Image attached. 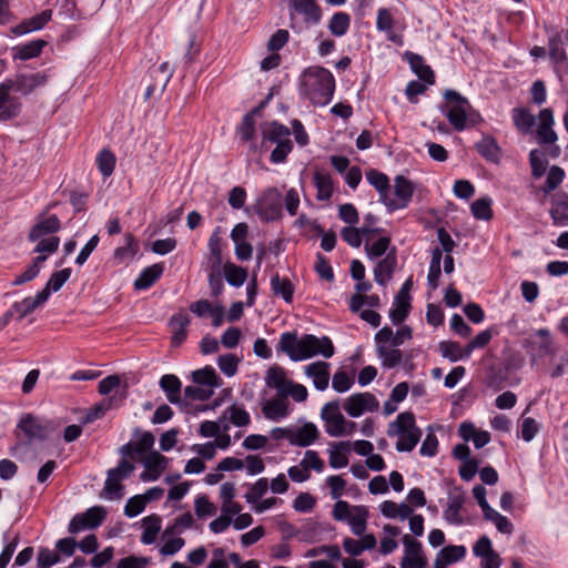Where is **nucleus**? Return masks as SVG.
I'll list each match as a JSON object with an SVG mask.
<instances>
[{
    "label": "nucleus",
    "mask_w": 568,
    "mask_h": 568,
    "mask_svg": "<svg viewBox=\"0 0 568 568\" xmlns=\"http://www.w3.org/2000/svg\"><path fill=\"white\" fill-rule=\"evenodd\" d=\"M191 323V318L185 313H176L170 318L169 325L172 328L171 343L173 346H180L187 336V326Z\"/></svg>",
    "instance_id": "c85d7f7f"
},
{
    "label": "nucleus",
    "mask_w": 568,
    "mask_h": 568,
    "mask_svg": "<svg viewBox=\"0 0 568 568\" xmlns=\"http://www.w3.org/2000/svg\"><path fill=\"white\" fill-rule=\"evenodd\" d=\"M265 102H262L258 106H256L252 112L245 114L242 119V122L237 129L242 140L250 141L253 139V135L255 133V120L254 114L260 111L261 108H263Z\"/></svg>",
    "instance_id": "6e6d98bb"
},
{
    "label": "nucleus",
    "mask_w": 568,
    "mask_h": 568,
    "mask_svg": "<svg viewBox=\"0 0 568 568\" xmlns=\"http://www.w3.org/2000/svg\"><path fill=\"white\" fill-rule=\"evenodd\" d=\"M283 200L276 187L266 189L256 204L258 216L266 222L276 221L282 217Z\"/></svg>",
    "instance_id": "423d86ee"
},
{
    "label": "nucleus",
    "mask_w": 568,
    "mask_h": 568,
    "mask_svg": "<svg viewBox=\"0 0 568 568\" xmlns=\"http://www.w3.org/2000/svg\"><path fill=\"white\" fill-rule=\"evenodd\" d=\"M223 273L226 282L234 287L242 286L247 278V271L244 267L237 266L231 262L224 264Z\"/></svg>",
    "instance_id": "a18cd8bd"
},
{
    "label": "nucleus",
    "mask_w": 568,
    "mask_h": 568,
    "mask_svg": "<svg viewBox=\"0 0 568 568\" xmlns=\"http://www.w3.org/2000/svg\"><path fill=\"white\" fill-rule=\"evenodd\" d=\"M291 382L286 377L285 369L278 365H273L266 371L265 384L270 388H275L277 395H285Z\"/></svg>",
    "instance_id": "7c9ffc66"
},
{
    "label": "nucleus",
    "mask_w": 568,
    "mask_h": 568,
    "mask_svg": "<svg viewBox=\"0 0 568 568\" xmlns=\"http://www.w3.org/2000/svg\"><path fill=\"white\" fill-rule=\"evenodd\" d=\"M550 202L549 213L554 225L568 226V194L565 192L555 193Z\"/></svg>",
    "instance_id": "412c9836"
},
{
    "label": "nucleus",
    "mask_w": 568,
    "mask_h": 568,
    "mask_svg": "<svg viewBox=\"0 0 568 568\" xmlns=\"http://www.w3.org/2000/svg\"><path fill=\"white\" fill-rule=\"evenodd\" d=\"M271 290L274 295L281 296L285 302L291 303L294 295V285L287 277L275 274L271 278Z\"/></svg>",
    "instance_id": "37998d69"
},
{
    "label": "nucleus",
    "mask_w": 568,
    "mask_h": 568,
    "mask_svg": "<svg viewBox=\"0 0 568 568\" xmlns=\"http://www.w3.org/2000/svg\"><path fill=\"white\" fill-rule=\"evenodd\" d=\"M291 9L301 16L307 24H317L322 19V9L315 0H291Z\"/></svg>",
    "instance_id": "a211bd4d"
},
{
    "label": "nucleus",
    "mask_w": 568,
    "mask_h": 568,
    "mask_svg": "<svg viewBox=\"0 0 568 568\" xmlns=\"http://www.w3.org/2000/svg\"><path fill=\"white\" fill-rule=\"evenodd\" d=\"M349 448L351 446L347 442L336 444L329 450V466L335 469L346 467L348 465L347 453L349 452Z\"/></svg>",
    "instance_id": "de8ad7c7"
},
{
    "label": "nucleus",
    "mask_w": 568,
    "mask_h": 568,
    "mask_svg": "<svg viewBox=\"0 0 568 568\" xmlns=\"http://www.w3.org/2000/svg\"><path fill=\"white\" fill-rule=\"evenodd\" d=\"M116 159L112 151L103 149L97 156V165L100 173L108 178L110 176L115 168Z\"/></svg>",
    "instance_id": "4d7b16f0"
},
{
    "label": "nucleus",
    "mask_w": 568,
    "mask_h": 568,
    "mask_svg": "<svg viewBox=\"0 0 568 568\" xmlns=\"http://www.w3.org/2000/svg\"><path fill=\"white\" fill-rule=\"evenodd\" d=\"M466 495L460 487H455L448 493L447 506L444 510V518L447 523L460 526L464 524V518L460 510L465 504Z\"/></svg>",
    "instance_id": "ddd939ff"
},
{
    "label": "nucleus",
    "mask_w": 568,
    "mask_h": 568,
    "mask_svg": "<svg viewBox=\"0 0 568 568\" xmlns=\"http://www.w3.org/2000/svg\"><path fill=\"white\" fill-rule=\"evenodd\" d=\"M61 229V221L55 214L49 216H38L37 223L30 229L28 240L36 242L45 235H51L59 232Z\"/></svg>",
    "instance_id": "2eb2a0df"
},
{
    "label": "nucleus",
    "mask_w": 568,
    "mask_h": 568,
    "mask_svg": "<svg viewBox=\"0 0 568 568\" xmlns=\"http://www.w3.org/2000/svg\"><path fill=\"white\" fill-rule=\"evenodd\" d=\"M439 351L450 362H458L470 356V353L467 352V345L463 348L459 343L452 341L440 342Z\"/></svg>",
    "instance_id": "c03bdc74"
},
{
    "label": "nucleus",
    "mask_w": 568,
    "mask_h": 568,
    "mask_svg": "<svg viewBox=\"0 0 568 568\" xmlns=\"http://www.w3.org/2000/svg\"><path fill=\"white\" fill-rule=\"evenodd\" d=\"M515 126L523 133H528L535 124V116L523 108H515L511 112Z\"/></svg>",
    "instance_id": "5fc2aeb1"
},
{
    "label": "nucleus",
    "mask_w": 568,
    "mask_h": 568,
    "mask_svg": "<svg viewBox=\"0 0 568 568\" xmlns=\"http://www.w3.org/2000/svg\"><path fill=\"white\" fill-rule=\"evenodd\" d=\"M378 407V400L368 392L355 393L343 404L345 412L354 418L362 416L365 412H375Z\"/></svg>",
    "instance_id": "9d476101"
},
{
    "label": "nucleus",
    "mask_w": 568,
    "mask_h": 568,
    "mask_svg": "<svg viewBox=\"0 0 568 568\" xmlns=\"http://www.w3.org/2000/svg\"><path fill=\"white\" fill-rule=\"evenodd\" d=\"M48 44L45 40L36 39L27 43H21L12 48L13 60L27 61L38 58L44 47Z\"/></svg>",
    "instance_id": "a878e982"
},
{
    "label": "nucleus",
    "mask_w": 568,
    "mask_h": 568,
    "mask_svg": "<svg viewBox=\"0 0 568 568\" xmlns=\"http://www.w3.org/2000/svg\"><path fill=\"white\" fill-rule=\"evenodd\" d=\"M301 345L302 337L297 338V334L295 332H286L281 335L280 348L294 362L303 361V357H300L303 352Z\"/></svg>",
    "instance_id": "473e14b6"
},
{
    "label": "nucleus",
    "mask_w": 568,
    "mask_h": 568,
    "mask_svg": "<svg viewBox=\"0 0 568 568\" xmlns=\"http://www.w3.org/2000/svg\"><path fill=\"white\" fill-rule=\"evenodd\" d=\"M162 519L159 515H150L142 519L143 532L141 542L144 545H152L161 530Z\"/></svg>",
    "instance_id": "4c0bfd02"
},
{
    "label": "nucleus",
    "mask_w": 568,
    "mask_h": 568,
    "mask_svg": "<svg viewBox=\"0 0 568 568\" xmlns=\"http://www.w3.org/2000/svg\"><path fill=\"white\" fill-rule=\"evenodd\" d=\"M52 17L51 10H43L41 13L33 16L16 26L12 31L14 34L22 36L32 31L42 29Z\"/></svg>",
    "instance_id": "2f4dec72"
},
{
    "label": "nucleus",
    "mask_w": 568,
    "mask_h": 568,
    "mask_svg": "<svg viewBox=\"0 0 568 568\" xmlns=\"http://www.w3.org/2000/svg\"><path fill=\"white\" fill-rule=\"evenodd\" d=\"M166 463L168 458L155 450L150 452L143 459L144 467L154 470L159 476L165 469Z\"/></svg>",
    "instance_id": "e2e57ef3"
},
{
    "label": "nucleus",
    "mask_w": 568,
    "mask_h": 568,
    "mask_svg": "<svg viewBox=\"0 0 568 568\" xmlns=\"http://www.w3.org/2000/svg\"><path fill=\"white\" fill-rule=\"evenodd\" d=\"M447 565H452L457 562L466 556V547L465 546H446L439 550L437 554Z\"/></svg>",
    "instance_id": "bf43d9fd"
},
{
    "label": "nucleus",
    "mask_w": 568,
    "mask_h": 568,
    "mask_svg": "<svg viewBox=\"0 0 568 568\" xmlns=\"http://www.w3.org/2000/svg\"><path fill=\"white\" fill-rule=\"evenodd\" d=\"M406 58L412 70L423 82L427 84H433L435 82V74L432 68L425 63L422 55L413 52H406Z\"/></svg>",
    "instance_id": "f704fd0d"
},
{
    "label": "nucleus",
    "mask_w": 568,
    "mask_h": 568,
    "mask_svg": "<svg viewBox=\"0 0 568 568\" xmlns=\"http://www.w3.org/2000/svg\"><path fill=\"white\" fill-rule=\"evenodd\" d=\"M71 268L67 267L61 271L54 272L49 281L47 282L44 288L40 291L39 293H45L47 292V300L50 297L51 292H58L64 283L69 280L71 276Z\"/></svg>",
    "instance_id": "864d4df0"
},
{
    "label": "nucleus",
    "mask_w": 568,
    "mask_h": 568,
    "mask_svg": "<svg viewBox=\"0 0 568 568\" xmlns=\"http://www.w3.org/2000/svg\"><path fill=\"white\" fill-rule=\"evenodd\" d=\"M529 162L532 176L536 179L541 178L545 174L547 168V160L545 154L541 151L535 149L529 153Z\"/></svg>",
    "instance_id": "0e129e2a"
},
{
    "label": "nucleus",
    "mask_w": 568,
    "mask_h": 568,
    "mask_svg": "<svg viewBox=\"0 0 568 568\" xmlns=\"http://www.w3.org/2000/svg\"><path fill=\"white\" fill-rule=\"evenodd\" d=\"M564 178L565 171L558 165H552L548 171L547 179L541 191L544 193H550L561 184Z\"/></svg>",
    "instance_id": "680f3d73"
},
{
    "label": "nucleus",
    "mask_w": 568,
    "mask_h": 568,
    "mask_svg": "<svg viewBox=\"0 0 568 568\" xmlns=\"http://www.w3.org/2000/svg\"><path fill=\"white\" fill-rule=\"evenodd\" d=\"M313 180L317 190L316 199L318 201H328L334 193L332 176L328 173L316 171Z\"/></svg>",
    "instance_id": "58836bf2"
},
{
    "label": "nucleus",
    "mask_w": 568,
    "mask_h": 568,
    "mask_svg": "<svg viewBox=\"0 0 568 568\" xmlns=\"http://www.w3.org/2000/svg\"><path fill=\"white\" fill-rule=\"evenodd\" d=\"M524 347L529 349L531 365L536 364L539 358L554 356L557 352V346L548 328L535 331L531 337L524 341Z\"/></svg>",
    "instance_id": "20e7f679"
},
{
    "label": "nucleus",
    "mask_w": 568,
    "mask_h": 568,
    "mask_svg": "<svg viewBox=\"0 0 568 568\" xmlns=\"http://www.w3.org/2000/svg\"><path fill=\"white\" fill-rule=\"evenodd\" d=\"M539 125L536 131V140L539 144H554L557 141V133L554 131V114L551 109L546 108L539 112Z\"/></svg>",
    "instance_id": "dca6fc26"
},
{
    "label": "nucleus",
    "mask_w": 568,
    "mask_h": 568,
    "mask_svg": "<svg viewBox=\"0 0 568 568\" xmlns=\"http://www.w3.org/2000/svg\"><path fill=\"white\" fill-rule=\"evenodd\" d=\"M410 310V296H404L397 293L395 297V308L390 310L389 317L395 325L405 321Z\"/></svg>",
    "instance_id": "49530a36"
},
{
    "label": "nucleus",
    "mask_w": 568,
    "mask_h": 568,
    "mask_svg": "<svg viewBox=\"0 0 568 568\" xmlns=\"http://www.w3.org/2000/svg\"><path fill=\"white\" fill-rule=\"evenodd\" d=\"M376 28L379 31L388 32V40L397 42V36L393 32L394 19L390 11L386 8H381L377 11Z\"/></svg>",
    "instance_id": "603ef678"
},
{
    "label": "nucleus",
    "mask_w": 568,
    "mask_h": 568,
    "mask_svg": "<svg viewBox=\"0 0 568 568\" xmlns=\"http://www.w3.org/2000/svg\"><path fill=\"white\" fill-rule=\"evenodd\" d=\"M390 245V237L389 236H381L377 241H375L373 244H369L368 242L365 244V252L367 254V257L371 260H376L384 255L388 247Z\"/></svg>",
    "instance_id": "052dcab7"
},
{
    "label": "nucleus",
    "mask_w": 568,
    "mask_h": 568,
    "mask_svg": "<svg viewBox=\"0 0 568 568\" xmlns=\"http://www.w3.org/2000/svg\"><path fill=\"white\" fill-rule=\"evenodd\" d=\"M305 374L313 379L317 390H325L329 384V363L315 362L305 367Z\"/></svg>",
    "instance_id": "5701e85b"
},
{
    "label": "nucleus",
    "mask_w": 568,
    "mask_h": 568,
    "mask_svg": "<svg viewBox=\"0 0 568 568\" xmlns=\"http://www.w3.org/2000/svg\"><path fill=\"white\" fill-rule=\"evenodd\" d=\"M124 397H125V393H122L119 396V398H118V395L115 394L114 396L106 398L99 404H95L93 407H91L88 410V413L83 417L82 423L89 424L99 418H102L109 409H111L113 406H118Z\"/></svg>",
    "instance_id": "72a5a7b5"
},
{
    "label": "nucleus",
    "mask_w": 568,
    "mask_h": 568,
    "mask_svg": "<svg viewBox=\"0 0 568 568\" xmlns=\"http://www.w3.org/2000/svg\"><path fill=\"white\" fill-rule=\"evenodd\" d=\"M106 517V510L101 506H93L84 513L77 514L69 523L70 534H77L83 529L98 528Z\"/></svg>",
    "instance_id": "6e6552de"
},
{
    "label": "nucleus",
    "mask_w": 568,
    "mask_h": 568,
    "mask_svg": "<svg viewBox=\"0 0 568 568\" xmlns=\"http://www.w3.org/2000/svg\"><path fill=\"white\" fill-rule=\"evenodd\" d=\"M414 192L415 187L412 181L403 175H397L394 180V190H390L383 204L389 213L406 209L412 201Z\"/></svg>",
    "instance_id": "39448f33"
},
{
    "label": "nucleus",
    "mask_w": 568,
    "mask_h": 568,
    "mask_svg": "<svg viewBox=\"0 0 568 568\" xmlns=\"http://www.w3.org/2000/svg\"><path fill=\"white\" fill-rule=\"evenodd\" d=\"M335 80L323 67L306 69L301 77V91L314 105L324 106L333 98Z\"/></svg>",
    "instance_id": "f257e3e1"
},
{
    "label": "nucleus",
    "mask_w": 568,
    "mask_h": 568,
    "mask_svg": "<svg viewBox=\"0 0 568 568\" xmlns=\"http://www.w3.org/2000/svg\"><path fill=\"white\" fill-rule=\"evenodd\" d=\"M368 509L366 506H353V513L347 519L352 532L362 536L367 527Z\"/></svg>",
    "instance_id": "a19ab883"
},
{
    "label": "nucleus",
    "mask_w": 568,
    "mask_h": 568,
    "mask_svg": "<svg viewBox=\"0 0 568 568\" xmlns=\"http://www.w3.org/2000/svg\"><path fill=\"white\" fill-rule=\"evenodd\" d=\"M268 480L267 478L257 479L245 494V499L248 504H256L267 491Z\"/></svg>",
    "instance_id": "338daca9"
},
{
    "label": "nucleus",
    "mask_w": 568,
    "mask_h": 568,
    "mask_svg": "<svg viewBox=\"0 0 568 568\" xmlns=\"http://www.w3.org/2000/svg\"><path fill=\"white\" fill-rule=\"evenodd\" d=\"M351 26V17L348 13L339 11L335 12L329 22L328 30L335 37H343L347 33Z\"/></svg>",
    "instance_id": "09e8293b"
},
{
    "label": "nucleus",
    "mask_w": 568,
    "mask_h": 568,
    "mask_svg": "<svg viewBox=\"0 0 568 568\" xmlns=\"http://www.w3.org/2000/svg\"><path fill=\"white\" fill-rule=\"evenodd\" d=\"M320 436L315 424L305 423L302 427L293 428L292 445L298 447H308L314 444Z\"/></svg>",
    "instance_id": "bb28decb"
},
{
    "label": "nucleus",
    "mask_w": 568,
    "mask_h": 568,
    "mask_svg": "<svg viewBox=\"0 0 568 568\" xmlns=\"http://www.w3.org/2000/svg\"><path fill=\"white\" fill-rule=\"evenodd\" d=\"M47 302V292L37 293L34 297H26L20 302H14L10 307L12 314L17 320H22L27 315L31 314L36 308L43 305Z\"/></svg>",
    "instance_id": "b1692460"
},
{
    "label": "nucleus",
    "mask_w": 568,
    "mask_h": 568,
    "mask_svg": "<svg viewBox=\"0 0 568 568\" xmlns=\"http://www.w3.org/2000/svg\"><path fill=\"white\" fill-rule=\"evenodd\" d=\"M192 379L199 385L210 387L219 386V376L216 375L215 369L211 366H205L204 368L194 371L192 373Z\"/></svg>",
    "instance_id": "13d9d810"
},
{
    "label": "nucleus",
    "mask_w": 568,
    "mask_h": 568,
    "mask_svg": "<svg viewBox=\"0 0 568 568\" xmlns=\"http://www.w3.org/2000/svg\"><path fill=\"white\" fill-rule=\"evenodd\" d=\"M396 250L395 247L381 260L374 268V278L379 285H386L392 278V274L396 267Z\"/></svg>",
    "instance_id": "393cba45"
},
{
    "label": "nucleus",
    "mask_w": 568,
    "mask_h": 568,
    "mask_svg": "<svg viewBox=\"0 0 568 568\" xmlns=\"http://www.w3.org/2000/svg\"><path fill=\"white\" fill-rule=\"evenodd\" d=\"M22 110L20 95L11 92L3 82L0 83V122L17 118Z\"/></svg>",
    "instance_id": "f8f14e48"
},
{
    "label": "nucleus",
    "mask_w": 568,
    "mask_h": 568,
    "mask_svg": "<svg viewBox=\"0 0 568 568\" xmlns=\"http://www.w3.org/2000/svg\"><path fill=\"white\" fill-rule=\"evenodd\" d=\"M366 180L376 189L379 194V201L384 203L387 194L390 193L388 176L383 172L372 169L366 173Z\"/></svg>",
    "instance_id": "79ce46f5"
},
{
    "label": "nucleus",
    "mask_w": 568,
    "mask_h": 568,
    "mask_svg": "<svg viewBox=\"0 0 568 568\" xmlns=\"http://www.w3.org/2000/svg\"><path fill=\"white\" fill-rule=\"evenodd\" d=\"M172 75L173 69L170 67L169 62H163L159 67H152L149 70L151 82L159 88V92L164 91Z\"/></svg>",
    "instance_id": "ea45409f"
},
{
    "label": "nucleus",
    "mask_w": 568,
    "mask_h": 568,
    "mask_svg": "<svg viewBox=\"0 0 568 568\" xmlns=\"http://www.w3.org/2000/svg\"><path fill=\"white\" fill-rule=\"evenodd\" d=\"M262 149H267L268 143L278 144L280 142L291 140L290 129L286 125L281 124L276 121L265 124V126L262 129Z\"/></svg>",
    "instance_id": "4be33fe9"
},
{
    "label": "nucleus",
    "mask_w": 568,
    "mask_h": 568,
    "mask_svg": "<svg viewBox=\"0 0 568 568\" xmlns=\"http://www.w3.org/2000/svg\"><path fill=\"white\" fill-rule=\"evenodd\" d=\"M354 385V378L351 377L345 371L338 369L333 375L332 387L337 393H345Z\"/></svg>",
    "instance_id": "774afa93"
},
{
    "label": "nucleus",
    "mask_w": 568,
    "mask_h": 568,
    "mask_svg": "<svg viewBox=\"0 0 568 568\" xmlns=\"http://www.w3.org/2000/svg\"><path fill=\"white\" fill-rule=\"evenodd\" d=\"M321 417L325 423V432L333 437L345 434L346 419L339 410V402L333 400L325 404L321 410Z\"/></svg>",
    "instance_id": "1a4fd4ad"
},
{
    "label": "nucleus",
    "mask_w": 568,
    "mask_h": 568,
    "mask_svg": "<svg viewBox=\"0 0 568 568\" xmlns=\"http://www.w3.org/2000/svg\"><path fill=\"white\" fill-rule=\"evenodd\" d=\"M18 428L23 432L29 442L44 440L48 437L49 429L41 420L31 414L23 416L19 423Z\"/></svg>",
    "instance_id": "f3484780"
},
{
    "label": "nucleus",
    "mask_w": 568,
    "mask_h": 568,
    "mask_svg": "<svg viewBox=\"0 0 568 568\" xmlns=\"http://www.w3.org/2000/svg\"><path fill=\"white\" fill-rule=\"evenodd\" d=\"M163 270L164 267L161 263L143 268L134 281V288L141 291L151 287L161 277Z\"/></svg>",
    "instance_id": "c9c22d12"
},
{
    "label": "nucleus",
    "mask_w": 568,
    "mask_h": 568,
    "mask_svg": "<svg viewBox=\"0 0 568 568\" xmlns=\"http://www.w3.org/2000/svg\"><path fill=\"white\" fill-rule=\"evenodd\" d=\"M124 240L125 244L114 251V258L120 261L133 257L138 252L136 241L131 233L125 234Z\"/></svg>",
    "instance_id": "69168bd1"
},
{
    "label": "nucleus",
    "mask_w": 568,
    "mask_h": 568,
    "mask_svg": "<svg viewBox=\"0 0 568 568\" xmlns=\"http://www.w3.org/2000/svg\"><path fill=\"white\" fill-rule=\"evenodd\" d=\"M302 355L303 359L312 358L321 355L325 358H331L335 353V347L328 336L317 337L313 334H305L302 336Z\"/></svg>",
    "instance_id": "0eeeda50"
},
{
    "label": "nucleus",
    "mask_w": 568,
    "mask_h": 568,
    "mask_svg": "<svg viewBox=\"0 0 568 568\" xmlns=\"http://www.w3.org/2000/svg\"><path fill=\"white\" fill-rule=\"evenodd\" d=\"M47 77L41 73L17 74L13 79H6L2 82L17 95H28L36 88L43 85Z\"/></svg>",
    "instance_id": "9b49d317"
},
{
    "label": "nucleus",
    "mask_w": 568,
    "mask_h": 568,
    "mask_svg": "<svg viewBox=\"0 0 568 568\" xmlns=\"http://www.w3.org/2000/svg\"><path fill=\"white\" fill-rule=\"evenodd\" d=\"M491 204L488 196L477 199L470 204V212L476 220L489 221L493 219Z\"/></svg>",
    "instance_id": "3c124183"
},
{
    "label": "nucleus",
    "mask_w": 568,
    "mask_h": 568,
    "mask_svg": "<svg viewBox=\"0 0 568 568\" xmlns=\"http://www.w3.org/2000/svg\"><path fill=\"white\" fill-rule=\"evenodd\" d=\"M262 413L265 418L277 422L288 416L290 403L285 395H277L275 398L265 400L262 405Z\"/></svg>",
    "instance_id": "aec40b11"
},
{
    "label": "nucleus",
    "mask_w": 568,
    "mask_h": 568,
    "mask_svg": "<svg viewBox=\"0 0 568 568\" xmlns=\"http://www.w3.org/2000/svg\"><path fill=\"white\" fill-rule=\"evenodd\" d=\"M387 435L398 437L397 452H412L422 437V430L416 426L415 415L412 412H404L388 425Z\"/></svg>",
    "instance_id": "f03ea898"
},
{
    "label": "nucleus",
    "mask_w": 568,
    "mask_h": 568,
    "mask_svg": "<svg viewBox=\"0 0 568 568\" xmlns=\"http://www.w3.org/2000/svg\"><path fill=\"white\" fill-rule=\"evenodd\" d=\"M159 385L161 389L164 392L166 399L173 404L178 405L181 410H186L189 403L183 400L181 396L182 383L176 375L165 374L160 378Z\"/></svg>",
    "instance_id": "4468645a"
},
{
    "label": "nucleus",
    "mask_w": 568,
    "mask_h": 568,
    "mask_svg": "<svg viewBox=\"0 0 568 568\" xmlns=\"http://www.w3.org/2000/svg\"><path fill=\"white\" fill-rule=\"evenodd\" d=\"M476 150L486 161L491 163H499L503 156L500 146L491 135H484L483 139L476 143Z\"/></svg>",
    "instance_id": "c756f323"
},
{
    "label": "nucleus",
    "mask_w": 568,
    "mask_h": 568,
    "mask_svg": "<svg viewBox=\"0 0 568 568\" xmlns=\"http://www.w3.org/2000/svg\"><path fill=\"white\" fill-rule=\"evenodd\" d=\"M568 40V36L564 32H555L552 36L549 37L548 41V48H549V55L551 61L561 67L567 61V55L565 51V44Z\"/></svg>",
    "instance_id": "cd10ccee"
},
{
    "label": "nucleus",
    "mask_w": 568,
    "mask_h": 568,
    "mask_svg": "<svg viewBox=\"0 0 568 568\" xmlns=\"http://www.w3.org/2000/svg\"><path fill=\"white\" fill-rule=\"evenodd\" d=\"M413 331L409 326H402L396 333L389 326H384L375 335L376 343H385L392 347H399L405 341L410 339Z\"/></svg>",
    "instance_id": "6ab92c4d"
},
{
    "label": "nucleus",
    "mask_w": 568,
    "mask_h": 568,
    "mask_svg": "<svg viewBox=\"0 0 568 568\" xmlns=\"http://www.w3.org/2000/svg\"><path fill=\"white\" fill-rule=\"evenodd\" d=\"M221 242L222 239L220 236V230L216 227L211 234L207 244L210 250L211 266L214 268H221L223 262Z\"/></svg>",
    "instance_id": "8fccbe9b"
},
{
    "label": "nucleus",
    "mask_w": 568,
    "mask_h": 568,
    "mask_svg": "<svg viewBox=\"0 0 568 568\" xmlns=\"http://www.w3.org/2000/svg\"><path fill=\"white\" fill-rule=\"evenodd\" d=\"M376 352L382 359L383 367L393 368L402 363L403 354L398 347H392L385 343H376Z\"/></svg>",
    "instance_id": "e433bc0d"
},
{
    "label": "nucleus",
    "mask_w": 568,
    "mask_h": 568,
    "mask_svg": "<svg viewBox=\"0 0 568 568\" xmlns=\"http://www.w3.org/2000/svg\"><path fill=\"white\" fill-rule=\"evenodd\" d=\"M444 98L448 104L445 113L448 122L458 132L465 130L467 111L471 108L469 101L453 89H447L444 92Z\"/></svg>",
    "instance_id": "7ed1b4c3"
}]
</instances>
